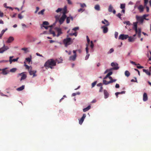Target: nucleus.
<instances>
[{"label":"nucleus","mask_w":151,"mask_h":151,"mask_svg":"<svg viewBox=\"0 0 151 151\" xmlns=\"http://www.w3.org/2000/svg\"><path fill=\"white\" fill-rule=\"evenodd\" d=\"M79 28L78 27H76L73 29V30L74 31H76L77 30L79 29Z\"/></svg>","instance_id":"60"},{"label":"nucleus","mask_w":151,"mask_h":151,"mask_svg":"<svg viewBox=\"0 0 151 151\" xmlns=\"http://www.w3.org/2000/svg\"><path fill=\"white\" fill-rule=\"evenodd\" d=\"M9 49V47L8 46H5V44H4L3 46L0 48V53H3Z\"/></svg>","instance_id":"8"},{"label":"nucleus","mask_w":151,"mask_h":151,"mask_svg":"<svg viewBox=\"0 0 151 151\" xmlns=\"http://www.w3.org/2000/svg\"><path fill=\"white\" fill-rule=\"evenodd\" d=\"M138 23V22H136L133 23L134 27H133V29L135 30V32L138 30V29H137Z\"/></svg>","instance_id":"17"},{"label":"nucleus","mask_w":151,"mask_h":151,"mask_svg":"<svg viewBox=\"0 0 151 151\" xmlns=\"http://www.w3.org/2000/svg\"><path fill=\"white\" fill-rule=\"evenodd\" d=\"M37 71L36 70H30L29 71V73L30 75H32L33 77H35L37 76V75L35 74Z\"/></svg>","instance_id":"15"},{"label":"nucleus","mask_w":151,"mask_h":151,"mask_svg":"<svg viewBox=\"0 0 151 151\" xmlns=\"http://www.w3.org/2000/svg\"><path fill=\"white\" fill-rule=\"evenodd\" d=\"M148 100L147 94L146 93H144L143 96V100L144 101H146Z\"/></svg>","instance_id":"16"},{"label":"nucleus","mask_w":151,"mask_h":151,"mask_svg":"<svg viewBox=\"0 0 151 151\" xmlns=\"http://www.w3.org/2000/svg\"><path fill=\"white\" fill-rule=\"evenodd\" d=\"M80 93L79 92H77L76 93H73L72 94V96H75L77 95H80Z\"/></svg>","instance_id":"47"},{"label":"nucleus","mask_w":151,"mask_h":151,"mask_svg":"<svg viewBox=\"0 0 151 151\" xmlns=\"http://www.w3.org/2000/svg\"><path fill=\"white\" fill-rule=\"evenodd\" d=\"M68 37V35H67V37L63 40V43L65 47H67L68 45H71L73 43L72 39Z\"/></svg>","instance_id":"2"},{"label":"nucleus","mask_w":151,"mask_h":151,"mask_svg":"<svg viewBox=\"0 0 151 151\" xmlns=\"http://www.w3.org/2000/svg\"><path fill=\"white\" fill-rule=\"evenodd\" d=\"M77 55H73L70 56L69 58V60L71 61H74L76 60Z\"/></svg>","instance_id":"13"},{"label":"nucleus","mask_w":151,"mask_h":151,"mask_svg":"<svg viewBox=\"0 0 151 151\" xmlns=\"http://www.w3.org/2000/svg\"><path fill=\"white\" fill-rule=\"evenodd\" d=\"M144 7L146 8L147 12H149V7L147 6V5H146V6H144Z\"/></svg>","instance_id":"62"},{"label":"nucleus","mask_w":151,"mask_h":151,"mask_svg":"<svg viewBox=\"0 0 151 151\" xmlns=\"http://www.w3.org/2000/svg\"><path fill=\"white\" fill-rule=\"evenodd\" d=\"M27 49V48H22V50L24 51L26 53L29 52V51Z\"/></svg>","instance_id":"45"},{"label":"nucleus","mask_w":151,"mask_h":151,"mask_svg":"<svg viewBox=\"0 0 151 151\" xmlns=\"http://www.w3.org/2000/svg\"><path fill=\"white\" fill-rule=\"evenodd\" d=\"M24 86L22 85L21 86L17 88V90L18 91H20L23 90L24 88Z\"/></svg>","instance_id":"28"},{"label":"nucleus","mask_w":151,"mask_h":151,"mask_svg":"<svg viewBox=\"0 0 151 151\" xmlns=\"http://www.w3.org/2000/svg\"><path fill=\"white\" fill-rule=\"evenodd\" d=\"M14 40V38L12 36L9 37L8 39L6 41V43H10Z\"/></svg>","instance_id":"14"},{"label":"nucleus","mask_w":151,"mask_h":151,"mask_svg":"<svg viewBox=\"0 0 151 151\" xmlns=\"http://www.w3.org/2000/svg\"><path fill=\"white\" fill-rule=\"evenodd\" d=\"M55 29L58 32V34L56 35L57 37H58L61 34L63 33L61 29L60 28L58 27H56L55 28Z\"/></svg>","instance_id":"7"},{"label":"nucleus","mask_w":151,"mask_h":151,"mask_svg":"<svg viewBox=\"0 0 151 151\" xmlns=\"http://www.w3.org/2000/svg\"><path fill=\"white\" fill-rule=\"evenodd\" d=\"M124 24H126L127 25H130V23L129 21H125L124 22Z\"/></svg>","instance_id":"56"},{"label":"nucleus","mask_w":151,"mask_h":151,"mask_svg":"<svg viewBox=\"0 0 151 151\" xmlns=\"http://www.w3.org/2000/svg\"><path fill=\"white\" fill-rule=\"evenodd\" d=\"M45 11V9H43L42 10H41L39 12L38 14V15H43L44 14V12Z\"/></svg>","instance_id":"31"},{"label":"nucleus","mask_w":151,"mask_h":151,"mask_svg":"<svg viewBox=\"0 0 151 151\" xmlns=\"http://www.w3.org/2000/svg\"><path fill=\"white\" fill-rule=\"evenodd\" d=\"M21 76L20 81H21L27 78V75L25 74L24 72H22L21 73H19L17 75V77H19V76Z\"/></svg>","instance_id":"4"},{"label":"nucleus","mask_w":151,"mask_h":151,"mask_svg":"<svg viewBox=\"0 0 151 151\" xmlns=\"http://www.w3.org/2000/svg\"><path fill=\"white\" fill-rule=\"evenodd\" d=\"M86 116V114H83L82 117L79 120V123L80 125H81L82 124Z\"/></svg>","instance_id":"10"},{"label":"nucleus","mask_w":151,"mask_h":151,"mask_svg":"<svg viewBox=\"0 0 151 151\" xmlns=\"http://www.w3.org/2000/svg\"><path fill=\"white\" fill-rule=\"evenodd\" d=\"M134 79H135V80H134L133 79H132L131 80V81L132 82H135L136 83H138L137 81V78L135 77H134Z\"/></svg>","instance_id":"51"},{"label":"nucleus","mask_w":151,"mask_h":151,"mask_svg":"<svg viewBox=\"0 0 151 151\" xmlns=\"http://www.w3.org/2000/svg\"><path fill=\"white\" fill-rule=\"evenodd\" d=\"M7 30V28H6L4 29H3L1 32V33L0 34V39H1L2 36L4 33Z\"/></svg>","instance_id":"27"},{"label":"nucleus","mask_w":151,"mask_h":151,"mask_svg":"<svg viewBox=\"0 0 151 151\" xmlns=\"http://www.w3.org/2000/svg\"><path fill=\"white\" fill-rule=\"evenodd\" d=\"M97 83V81H95L93 83L91 84L92 88H93L96 85Z\"/></svg>","instance_id":"49"},{"label":"nucleus","mask_w":151,"mask_h":151,"mask_svg":"<svg viewBox=\"0 0 151 151\" xmlns=\"http://www.w3.org/2000/svg\"><path fill=\"white\" fill-rule=\"evenodd\" d=\"M49 23L47 21H44L43 22L42 24L41 25V27L42 28V26H44V25H49Z\"/></svg>","instance_id":"34"},{"label":"nucleus","mask_w":151,"mask_h":151,"mask_svg":"<svg viewBox=\"0 0 151 151\" xmlns=\"http://www.w3.org/2000/svg\"><path fill=\"white\" fill-rule=\"evenodd\" d=\"M84 11V9H83L82 8H81L78 9V12H81V13L83 12Z\"/></svg>","instance_id":"54"},{"label":"nucleus","mask_w":151,"mask_h":151,"mask_svg":"<svg viewBox=\"0 0 151 151\" xmlns=\"http://www.w3.org/2000/svg\"><path fill=\"white\" fill-rule=\"evenodd\" d=\"M32 56L31 55H30V57L29 58H26L25 60L24 61V63H26L25 62H28L29 63L31 61H32Z\"/></svg>","instance_id":"21"},{"label":"nucleus","mask_w":151,"mask_h":151,"mask_svg":"<svg viewBox=\"0 0 151 151\" xmlns=\"http://www.w3.org/2000/svg\"><path fill=\"white\" fill-rule=\"evenodd\" d=\"M39 9H40V8L39 7H36V10L35 12V14L37 13V12L39 10Z\"/></svg>","instance_id":"59"},{"label":"nucleus","mask_w":151,"mask_h":151,"mask_svg":"<svg viewBox=\"0 0 151 151\" xmlns=\"http://www.w3.org/2000/svg\"><path fill=\"white\" fill-rule=\"evenodd\" d=\"M104 21L106 22V24L105 26L101 27V28L103 30V32L104 33H106L108 31V28L106 27L109 25V23L107 20L104 19Z\"/></svg>","instance_id":"3"},{"label":"nucleus","mask_w":151,"mask_h":151,"mask_svg":"<svg viewBox=\"0 0 151 151\" xmlns=\"http://www.w3.org/2000/svg\"><path fill=\"white\" fill-rule=\"evenodd\" d=\"M7 68H5L2 69V74L4 75H6L8 73L6 70V69H7Z\"/></svg>","instance_id":"24"},{"label":"nucleus","mask_w":151,"mask_h":151,"mask_svg":"<svg viewBox=\"0 0 151 151\" xmlns=\"http://www.w3.org/2000/svg\"><path fill=\"white\" fill-rule=\"evenodd\" d=\"M90 56V54H86V55L85 57V60H87Z\"/></svg>","instance_id":"63"},{"label":"nucleus","mask_w":151,"mask_h":151,"mask_svg":"<svg viewBox=\"0 0 151 151\" xmlns=\"http://www.w3.org/2000/svg\"><path fill=\"white\" fill-rule=\"evenodd\" d=\"M88 45H86V54H90L88 53Z\"/></svg>","instance_id":"46"},{"label":"nucleus","mask_w":151,"mask_h":151,"mask_svg":"<svg viewBox=\"0 0 151 151\" xmlns=\"http://www.w3.org/2000/svg\"><path fill=\"white\" fill-rule=\"evenodd\" d=\"M67 10H66V6L65 7L64 9V11L62 13L63 14L62 15L66 17V14L67 13Z\"/></svg>","instance_id":"29"},{"label":"nucleus","mask_w":151,"mask_h":151,"mask_svg":"<svg viewBox=\"0 0 151 151\" xmlns=\"http://www.w3.org/2000/svg\"><path fill=\"white\" fill-rule=\"evenodd\" d=\"M80 6L82 8H84L86 7V4L85 3H79Z\"/></svg>","instance_id":"36"},{"label":"nucleus","mask_w":151,"mask_h":151,"mask_svg":"<svg viewBox=\"0 0 151 151\" xmlns=\"http://www.w3.org/2000/svg\"><path fill=\"white\" fill-rule=\"evenodd\" d=\"M124 74L127 77H128L130 75L129 72L128 70H126Z\"/></svg>","instance_id":"35"},{"label":"nucleus","mask_w":151,"mask_h":151,"mask_svg":"<svg viewBox=\"0 0 151 151\" xmlns=\"http://www.w3.org/2000/svg\"><path fill=\"white\" fill-rule=\"evenodd\" d=\"M56 65V61L53 59L48 60L45 63L44 66L47 69L49 68L52 69L54 68L53 66Z\"/></svg>","instance_id":"1"},{"label":"nucleus","mask_w":151,"mask_h":151,"mask_svg":"<svg viewBox=\"0 0 151 151\" xmlns=\"http://www.w3.org/2000/svg\"><path fill=\"white\" fill-rule=\"evenodd\" d=\"M117 81V80L116 79H112V80H110L109 81H110V83H112L113 82H116V81Z\"/></svg>","instance_id":"53"},{"label":"nucleus","mask_w":151,"mask_h":151,"mask_svg":"<svg viewBox=\"0 0 151 151\" xmlns=\"http://www.w3.org/2000/svg\"><path fill=\"white\" fill-rule=\"evenodd\" d=\"M145 7L142 5H140L138 7V9L141 13L142 12L144 11V9Z\"/></svg>","instance_id":"19"},{"label":"nucleus","mask_w":151,"mask_h":151,"mask_svg":"<svg viewBox=\"0 0 151 151\" xmlns=\"http://www.w3.org/2000/svg\"><path fill=\"white\" fill-rule=\"evenodd\" d=\"M113 7L111 4H110L108 7V11L109 12H113V13L114 14L116 13V11L114 9H113Z\"/></svg>","instance_id":"9"},{"label":"nucleus","mask_w":151,"mask_h":151,"mask_svg":"<svg viewBox=\"0 0 151 151\" xmlns=\"http://www.w3.org/2000/svg\"><path fill=\"white\" fill-rule=\"evenodd\" d=\"M136 34H137L138 37L140 38L141 36V29L140 28L138 29V30L135 32Z\"/></svg>","instance_id":"20"},{"label":"nucleus","mask_w":151,"mask_h":151,"mask_svg":"<svg viewBox=\"0 0 151 151\" xmlns=\"http://www.w3.org/2000/svg\"><path fill=\"white\" fill-rule=\"evenodd\" d=\"M128 41L129 42H133L136 39V38L135 37H128Z\"/></svg>","instance_id":"22"},{"label":"nucleus","mask_w":151,"mask_h":151,"mask_svg":"<svg viewBox=\"0 0 151 151\" xmlns=\"http://www.w3.org/2000/svg\"><path fill=\"white\" fill-rule=\"evenodd\" d=\"M121 15H122L120 13H118L117 15V16L121 19L122 18L121 17Z\"/></svg>","instance_id":"61"},{"label":"nucleus","mask_w":151,"mask_h":151,"mask_svg":"<svg viewBox=\"0 0 151 151\" xmlns=\"http://www.w3.org/2000/svg\"><path fill=\"white\" fill-rule=\"evenodd\" d=\"M66 18V17L62 15L60 19L59 20L60 24H62L63 22Z\"/></svg>","instance_id":"11"},{"label":"nucleus","mask_w":151,"mask_h":151,"mask_svg":"<svg viewBox=\"0 0 151 151\" xmlns=\"http://www.w3.org/2000/svg\"><path fill=\"white\" fill-rule=\"evenodd\" d=\"M86 39H87V40L88 43V44H89V43L90 42V39L88 36H86Z\"/></svg>","instance_id":"64"},{"label":"nucleus","mask_w":151,"mask_h":151,"mask_svg":"<svg viewBox=\"0 0 151 151\" xmlns=\"http://www.w3.org/2000/svg\"><path fill=\"white\" fill-rule=\"evenodd\" d=\"M50 34H52L53 35V37H55L56 36L55 32L52 30L51 29L50 30Z\"/></svg>","instance_id":"39"},{"label":"nucleus","mask_w":151,"mask_h":151,"mask_svg":"<svg viewBox=\"0 0 151 151\" xmlns=\"http://www.w3.org/2000/svg\"><path fill=\"white\" fill-rule=\"evenodd\" d=\"M144 6H146V5H147V4L148 2V0H144Z\"/></svg>","instance_id":"48"},{"label":"nucleus","mask_w":151,"mask_h":151,"mask_svg":"<svg viewBox=\"0 0 151 151\" xmlns=\"http://www.w3.org/2000/svg\"><path fill=\"white\" fill-rule=\"evenodd\" d=\"M66 19L67 23V24L69 23L70 22V19L69 17H66Z\"/></svg>","instance_id":"44"},{"label":"nucleus","mask_w":151,"mask_h":151,"mask_svg":"<svg viewBox=\"0 0 151 151\" xmlns=\"http://www.w3.org/2000/svg\"><path fill=\"white\" fill-rule=\"evenodd\" d=\"M62 10V9L61 8H58L57 10H56L55 11L57 13H58L60 12H61Z\"/></svg>","instance_id":"52"},{"label":"nucleus","mask_w":151,"mask_h":151,"mask_svg":"<svg viewBox=\"0 0 151 151\" xmlns=\"http://www.w3.org/2000/svg\"><path fill=\"white\" fill-rule=\"evenodd\" d=\"M90 47H91L92 49L94 47V44H93V42L92 41H91Z\"/></svg>","instance_id":"50"},{"label":"nucleus","mask_w":151,"mask_h":151,"mask_svg":"<svg viewBox=\"0 0 151 151\" xmlns=\"http://www.w3.org/2000/svg\"><path fill=\"white\" fill-rule=\"evenodd\" d=\"M94 8L95 10L97 11H99L100 10V6L99 4L96 5L94 7Z\"/></svg>","instance_id":"25"},{"label":"nucleus","mask_w":151,"mask_h":151,"mask_svg":"<svg viewBox=\"0 0 151 151\" xmlns=\"http://www.w3.org/2000/svg\"><path fill=\"white\" fill-rule=\"evenodd\" d=\"M55 60L56 61V63L57 62L59 64L62 63L63 60L62 59H59V60L58 59H56Z\"/></svg>","instance_id":"33"},{"label":"nucleus","mask_w":151,"mask_h":151,"mask_svg":"<svg viewBox=\"0 0 151 151\" xmlns=\"http://www.w3.org/2000/svg\"><path fill=\"white\" fill-rule=\"evenodd\" d=\"M17 70V69L15 68H14L11 69L10 70V71L11 72L14 73Z\"/></svg>","instance_id":"42"},{"label":"nucleus","mask_w":151,"mask_h":151,"mask_svg":"<svg viewBox=\"0 0 151 151\" xmlns=\"http://www.w3.org/2000/svg\"><path fill=\"white\" fill-rule=\"evenodd\" d=\"M136 17L138 22L140 24H142L143 23L144 19L142 16L137 15Z\"/></svg>","instance_id":"6"},{"label":"nucleus","mask_w":151,"mask_h":151,"mask_svg":"<svg viewBox=\"0 0 151 151\" xmlns=\"http://www.w3.org/2000/svg\"><path fill=\"white\" fill-rule=\"evenodd\" d=\"M111 65L113 67H118V64L116 63L112 62L111 63Z\"/></svg>","instance_id":"30"},{"label":"nucleus","mask_w":151,"mask_h":151,"mask_svg":"<svg viewBox=\"0 0 151 151\" xmlns=\"http://www.w3.org/2000/svg\"><path fill=\"white\" fill-rule=\"evenodd\" d=\"M69 35L71 36L74 35L76 37L77 36V32H75L74 33H70L69 34Z\"/></svg>","instance_id":"43"},{"label":"nucleus","mask_w":151,"mask_h":151,"mask_svg":"<svg viewBox=\"0 0 151 151\" xmlns=\"http://www.w3.org/2000/svg\"><path fill=\"white\" fill-rule=\"evenodd\" d=\"M109 82V81H107L104 80H103V83L105 85H107L110 83V82Z\"/></svg>","instance_id":"37"},{"label":"nucleus","mask_w":151,"mask_h":151,"mask_svg":"<svg viewBox=\"0 0 151 151\" xmlns=\"http://www.w3.org/2000/svg\"><path fill=\"white\" fill-rule=\"evenodd\" d=\"M148 14H145L143 15L142 16V17L144 19L146 17H148Z\"/></svg>","instance_id":"58"},{"label":"nucleus","mask_w":151,"mask_h":151,"mask_svg":"<svg viewBox=\"0 0 151 151\" xmlns=\"http://www.w3.org/2000/svg\"><path fill=\"white\" fill-rule=\"evenodd\" d=\"M125 4H121L120 8L121 9H124L125 8Z\"/></svg>","instance_id":"41"},{"label":"nucleus","mask_w":151,"mask_h":151,"mask_svg":"<svg viewBox=\"0 0 151 151\" xmlns=\"http://www.w3.org/2000/svg\"><path fill=\"white\" fill-rule=\"evenodd\" d=\"M128 37H129V35H128L121 34L119 36V39L124 40H126L128 38Z\"/></svg>","instance_id":"5"},{"label":"nucleus","mask_w":151,"mask_h":151,"mask_svg":"<svg viewBox=\"0 0 151 151\" xmlns=\"http://www.w3.org/2000/svg\"><path fill=\"white\" fill-rule=\"evenodd\" d=\"M143 72L145 73L147 75L149 76H150L151 72L150 71H149L148 70L143 69Z\"/></svg>","instance_id":"23"},{"label":"nucleus","mask_w":151,"mask_h":151,"mask_svg":"<svg viewBox=\"0 0 151 151\" xmlns=\"http://www.w3.org/2000/svg\"><path fill=\"white\" fill-rule=\"evenodd\" d=\"M50 34H52L53 35V37H55L56 36L55 32L52 30L51 29L50 30Z\"/></svg>","instance_id":"38"},{"label":"nucleus","mask_w":151,"mask_h":151,"mask_svg":"<svg viewBox=\"0 0 151 151\" xmlns=\"http://www.w3.org/2000/svg\"><path fill=\"white\" fill-rule=\"evenodd\" d=\"M119 68V67H114L111 69H108V70H110V71L111 70H117Z\"/></svg>","instance_id":"40"},{"label":"nucleus","mask_w":151,"mask_h":151,"mask_svg":"<svg viewBox=\"0 0 151 151\" xmlns=\"http://www.w3.org/2000/svg\"><path fill=\"white\" fill-rule=\"evenodd\" d=\"M13 57H14L13 56H10L9 57V61L10 62V64H11L12 62L17 61L19 59V58L18 57V58H17L16 59H12V58H13Z\"/></svg>","instance_id":"12"},{"label":"nucleus","mask_w":151,"mask_h":151,"mask_svg":"<svg viewBox=\"0 0 151 151\" xmlns=\"http://www.w3.org/2000/svg\"><path fill=\"white\" fill-rule=\"evenodd\" d=\"M18 18L20 19H22L23 17L20 14H18Z\"/></svg>","instance_id":"57"},{"label":"nucleus","mask_w":151,"mask_h":151,"mask_svg":"<svg viewBox=\"0 0 151 151\" xmlns=\"http://www.w3.org/2000/svg\"><path fill=\"white\" fill-rule=\"evenodd\" d=\"M114 51V49L113 48L110 49L107 52V54L109 55L112 53Z\"/></svg>","instance_id":"32"},{"label":"nucleus","mask_w":151,"mask_h":151,"mask_svg":"<svg viewBox=\"0 0 151 151\" xmlns=\"http://www.w3.org/2000/svg\"><path fill=\"white\" fill-rule=\"evenodd\" d=\"M104 98L107 99L109 96V94L106 90H104Z\"/></svg>","instance_id":"18"},{"label":"nucleus","mask_w":151,"mask_h":151,"mask_svg":"<svg viewBox=\"0 0 151 151\" xmlns=\"http://www.w3.org/2000/svg\"><path fill=\"white\" fill-rule=\"evenodd\" d=\"M91 108V106L90 105H89L87 107L84 108L83 109V111L84 112H86L88 111Z\"/></svg>","instance_id":"26"},{"label":"nucleus","mask_w":151,"mask_h":151,"mask_svg":"<svg viewBox=\"0 0 151 151\" xmlns=\"http://www.w3.org/2000/svg\"><path fill=\"white\" fill-rule=\"evenodd\" d=\"M118 33L117 32H115L114 34V35H115V37L117 39L118 37Z\"/></svg>","instance_id":"55"}]
</instances>
